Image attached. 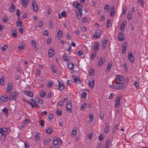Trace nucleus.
Returning a JSON list of instances; mask_svg holds the SVG:
<instances>
[{"label":"nucleus","instance_id":"1","mask_svg":"<svg viewBox=\"0 0 148 148\" xmlns=\"http://www.w3.org/2000/svg\"><path fill=\"white\" fill-rule=\"evenodd\" d=\"M73 6L75 8H77L75 10L76 14L78 19H80L82 14V9L83 7L82 5L76 1H75L73 3Z\"/></svg>","mask_w":148,"mask_h":148},{"label":"nucleus","instance_id":"2","mask_svg":"<svg viewBox=\"0 0 148 148\" xmlns=\"http://www.w3.org/2000/svg\"><path fill=\"white\" fill-rule=\"evenodd\" d=\"M115 81L116 83H124L125 79L124 77L121 75H117L116 76Z\"/></svg>","mask_w":148,"mask_h":148},{"label":"nucleus","instance_id":"9","mask_svg":"<svg viewBox=\"0 0 148 148\" xmlns=\"http://www.w3.org/2000/svg\"><path fill=\"white\" fill-rule=\"evenodd\" d=\"M121 98L119 97H117L115 99V107L116 108L119 107L120 105V101Z\"/></svg>","mask_w":148,"mask_h":148},{"label":"nucleus","instance_id":"11","mask_svg":"<svg viewBox=\"0 0 148 148\" xmlns=\"http://www.w3.org/2000/svg\"><path fill=\"white\" fill-rule=\"evenodd\" d=\"M99 47V43L97 42H96L95 44V45L93 48V51H94L96 52L98 51V49Z\"/></svg>","mask_w":148,"mask_h":148},{"label":"nucleus","instance_id":"33","mask_svg":"<svg viewBox=\"0 0 148 148\" xmlns=\"http://www.w3.org/2000/svg\"><path fill=\"white\" fill-rule=\"evenodd\" d=\"M89 73L90 76H93L94 73V70L92 69H89Z\"/></svg>","mask_w":148,"mask_h":148},{"label":"nucleus","instance_id":"50","mask_svg":"<svg viewBox=\"0 0 148 148\" xmlns=\"http://www.w3.org/2000/svg\"><path fill=\"white\" fill-rule=\"evenodd\" d=\"M99 116L101 119L103 120L104 119V114L100 113L99 114Z\"/></svg>","mask_w":148,"mask_h":148},{"label":"nucleus","instance_id":"20","mask_svg":"<svg viewBox=\"0 0 148 148\" xmlns=\"http://www.w3.org/2000/svg\"><path fill=\"white\" fill-rule=\"evenodd\" d=\"M7 128L5 127L3 128H0V133L1 134V135L6 134L5 132L6 131H7Z\"/></svg>","mask_w":148,"mask_h":148},{"label":"nucleus","instance_id":"55","mask_svg":"<svg viewBox=\"0 0 148 148\" xmlns=\"http://www.w3.org/2000/svg\"><path fill=\"white\" fill-rule=\"evenodd\" d=\"M96 55L94 53H93L91 55V59L93 60L96 57Z\"/></svg>","mask_w":148,"mask_h":148},{"label":"nucleus","instance_id":"18","mask_svg":"<svg viewBox=\"0 0 148 148\" xmlns=\"http://www.w3.org/2000/svg\"><path fill=\"white\" fill-rule=\"evenodd\" d=\"M68 67L69 69L72 70L74 68V64L72 63L69 62L68 63Z\"/></svg>","mask_w":148,"mask_h":148},{"label":"nucleus","instance_id":"25","mask_svg":"<svg viewBox=\"0 0 148 148\" xmlns=\"http://www.w3.org/2000/svg\"><path fill=\"white\" fill-rule=\"evenodd\" d=\"M53 145L56 147H58V140L57 138H54L53 140Z\"/></svg>","mask_w":148,"mask_h":148},{"label":"nucleus","instance_id":"24","mask_svg":"<svg viewBox=\"0 0 148 148\" xmlns=\"http://www.w3.org/2000/svg\"><path fill=\"white\" fill-rule=\"evenodd\" d=\"M25 94L30 97H32L33 96L32 93L29 91L25 90L24 91Z\"/></svg>","mask_w":148,"mask_h":148},{"label":"nucleus","instance_id":"48","mask_svg":"<svg viewBox=\"0 0 148 148\" xmlns=\"http://www.w3.org/2000/svg\"><path fill=\"white\" fill-rule=\"evenodd\" d=\"M106 26L107 28H108L109 27V25L110 23V20L109 19H108L106 21Z\"/></svg>","mask_w":148,"mask_h":148},{"label":"nucleus","instance_id":"38","mask_svg":"<svg viewBox=\"0 0 148 148\" xmlns=\"http://www.w3.org/2000/svg\"><path fill=\"white\" fill-rule=\"evenodd\" d=\"M2 112L8 115V110L6 108H5L2 110Z\"/></svg>","mask_w":148,"mask_h":148},{"label":"nucleus","instance_id":"3","mask_svg":"<svg viewBox=\"0 0 148 148\" xmlns=\"http://www.w3.org/2000/svg\"><path fill=\"white\" fill-rule=\"evenodd\" d=\"M72 107L71 104V101H68L67 102V104L66 106V109L67 111L69 113H71L72 112L71 109Z\"/></svg>","mask_w":148,"mask_h":148},{"label":"nucleus","instance_id":"6","mask_svg":"<svg viewBox=\"0 0 148 148\" xmlns=\"http://www.w3.org/2000/svg\"><path fill=\"white\" fill-rule=\"evenodd\" d=\"M106 60L103 58H100L97 64L98 66L99 67L103 65L105 63Z\"/></svg>","mask_w":148,"mask_h":148},{"label":"nucleus","instance_id":"22","mask_svg":"<svg viewBox=\"0 0 148 148\" xmlns=\"http://www.w3.org/2000/svg\"><path fill=\"white\" fill-rule=\"evenodd\" d=\"M8 99V97L5 95L3 96H2L0 98V100L2 101L3 102L7 101Z\"/></svg>","mask_w":148,"mask_h":148},{"label":"nucleus","instance_id":"59","mask_svg":"<svg viewBox=\"0 0 148 148\" xmlns=\"http://www.w3.org/2000/svg\"><path fill=\"white\" fill-rule=\"evenodd\" d=\"M86 93L85 92H83L82 93L81 96L83 98H84L86 97Z\"/></svg>","mask_w":148,"mask_h":148},{"label":"nucleus","instance_id":"10","mask_svg":"<svg viewBox=\"0 0 148 148\" xmlns=\"http://www.w3.org/2000/svg\"><path fill=\"white\" fill-rule=\"evenodd\" d=\"M95 80L93 79H90L89 80L88 86L93 88L94 86Z\"/></svg>","mask_w":148,"mask_h":148},{"label":"nucleus","instance_id":"61","mask_svg":"<svg viewBox=\"0 0 148 148\" xmlns=\"http://www.w3.org/2000/svg\"><path fill=\"white\" fill-rule=\"evenodd\" d=\"M83 54V52L81 50H79L77 52V54L79 56H81Z\"/></svg>","mask_w":148,"mask_h":148},{"label":"nucleus","instance_id":"46","mask_svg":"<svg viewBox=\"0 0 148 148\" xmlns=\"http://www.w3.org/2000/svg\"><path fill=\"white\" fill-rule=\"evenodd\" d=\"M8 48V46L6 45H4L3 47L1 48V50L3 51H5Z\"/></svg>","mask_w":148,"mask_h":148},{"label":"nucleus","instance_id":"54","mask_svg":"<svg viewBox=\"0 0 148 148\" xmlns=\"http://www.w3.org/2000/svg\"><path fill=\"white\" fill-rule=\"evenodd\" d=\"M45 122V121L43 120H41L40 121V125L42 127H43L44 126V123Z\"/></svg>","mask_w":148,"mask_h":148},{"label":"nucleus","instance_id":"62","mask_svg":"<svg viewBox=\"0 0 148 148\" xmlns=\"http://www.w3.org/2000/svg\"><path fill=\"white\" fill-rule=\"evenodd\" d=\"M53 84V83L51 81L48 82L47 84V86L49 87H50Z\"/></svg>","mask_w":148,"mask_h":148},{"label":"nucleus","instance_id":"35","mask_svg":"<svg viewBox=\"0 0 148 148\" xmlns=\"http://www.w3.org/2000/svg\"><path fill=\"white\" fill-rule=\"evenodd\" d=\"M66 12H64V11L62 12L61 13V16H60V14H59V13L58 14V15L59 16V18H61L62 16L65 17L66 16Z\"/></svg>","mask_w":148,"mask_h":148},{"label":"nucleus","instance_id":"52","mask_svg":"<svg viewBox=\"0 0 148 148\" xmlns=\"http://www.w3.org/2000/svg\"><path fill=\"white\" fill-rule=\"evenodd\" d=\"M87 21V19L86 18L84 17L82 18L81 21L82 23H84Z\"/></svg>","mask_w":148,"mask_h":148},{"label":"nucleus","instance_id":"42","mask_svg":"<svg viewBox=\"0 0 148 148\" xmlns=\"http://www.w3.org/2000/svg\"><path fill=\"white\" fill-rule=\"evenodd\" d=\"M63 34V33L62 31L60 30H59L57 34V35L58 36H59V37H61Z\"/></svg>","mask_w":148,"mask_h":148},{"label":"nucleus","instance_id":"28","mask_svg":"<svg viewBox=\"0 0 148 148\" xmlns=\"http://www.w3.org/2000/svg\"><path fill=\"white\" fill-rule=\"evenodd\" d=\"M109 124L108 123H107L106 124V127L104 129V131L105 133H107L109 131L110 127L109 126Z\"/></svg>","mask_w":148,"mask_h":148},{"label":"nucleus","instance_id":"29","mask_svg":"<svg viewBox=\"0 0 148 148\" xmlns=\"http://www.w3.org/2000/svg\"><path fill=\"white\" fill-rule=\"evenodd\" d=\"M5 77L4 76H2L0 78V84L2 85L4 84Z\"/></svg>","mask_w":148,"mask_h":148},{"label":"nucleus","instance_id":"56","mask_svg":"<svg viewBox=\"0 0 148 148\" xmlns=\"http://www.w3.org/2000/svg\"><path fill=\"white\" fill-rule=\"evenodd\" d=\"M133 85H134L136 87L138 88L139 87V84L138 82H135L133 84Z\"/></svg>","mask_w":148,"mask_h":148},{"label":"nucleus","instance_id":"21","mask_svg":"<svg viewBox=\"0 0 148 148\" xmlns=\"http://www.w3.org/2000/svg\"><path fill=\"white\" fill-rule=\"evenodd\" d=\"M55 54L54 51L51 49H50L48 51V56L49 57H53Z\"/></svg>","mask_w":148,"mask_h":148},{"label":"nucleus","instance_id":"26","mask_svg":"<svg viewBox=\"0 0 148 148\" xmlns=\"http://www.w3.org/2000/svg\"><path fill=\"white\" fill-rule=\"evenodd\" d=\"M77 128V127H74L72 131L71 134L72 135H76Z\"/></svg>","mask_w":148,"mask_h":148},{"label":"nucleus","instance_id":"51","mask_svg":"<svg viewBox=\"0 0 148 148\" xmlns=\"http://www.w3.org/2000/svg\"><path fill=\"white\" fill-rule=\"evenodd\" d=\"M127 18L129 20H130L133 18V15H130V14H128L127 15Z\"/></svg>","mask_w":148,"mask_h":148},{"label":"nucleus","instance_id":"40","mask_svg":"<svg viewBox=\"0 0 148 148\" xmlns=\"http://www.w3.org/2000/svg\"><path fill=\"white\" fill-rule=\"evenodd\" d=\"M109 9L110 8L109 5H106L104 7V10L105 12H108Z\"/></svg>","mask_w":148,"mask_h":148},{"label":"nucleus","instance_id":"36","mask_svg":"<svg viewBox=\"0 0 148 148\" xmlns=\"http://www.w3.org/2000/svg\"><path fill=\"white\" fill-rule=\"evenodd\" d=\"M112 65V62H109L108 64V65L107 66V69L109 70V71Z\"/></svg>","mask_w":148,"mask_h":148},{"label":"nucleus","instance_id":"32","mask_svg":"<svg viewBox=\"0 0 148 148\" xmlns=\"http://www.w3.org/2000/svg\"><path fill=\"white\" fill-rule=\"evenodd\" d=\"M114 8L112 7L110 8V11L111 12V16H114L115 15L114 12Z\"/></svg>","mask_w":148,"mask_h":148},{"label":"nucleus","instance_id":"13","mask_svg":"<svg viewBox=\"0 0 148 148\" xmlns=\"http://www.w3.org/2000/svg\"><path fill=\"white\" fill-rule=\"evenodd\" d=\"M12 89V84L11 82L8 84L6 91L7 92H10Z\"/></svg>","mask_w":148,"mask_h":148},{"label":"nucleus","instance_id":"57","mask_svg":"<svg viewBox=\"0 0 148 148\" xmlns=\"http://www.w3.org/2000/svg\"><path fill=\"white\" fill-rule=\"evenodd\" d=\"M49 27L51 29H52L53 27V22L51 21H50L49 23Z\"/></svg>","mask_w":148,"mask_h":148},{"label":"nucleus","instance_id":"12","mask_svg":"<svg viewBox=\"0 0 148 148\" xmlns=\"http://www.w3.org/2000/svg\"><path fill=\"white\" fill-rule=\"evenodd\" d=\"M126 23L125 21L122 22L120 26V31H121V33H123V32L124 30V28L125 27V25L126 24Z\"/></svg>","mask_w":148,"mask_h":148},{"label":"nucleus","instance_id":"34","mask_svg":"<svg viewBox=\"0 0 148 148\" xmlns=\"http://www.w3.org/2000/svg\"><path fill=\"white\" fill-rule=\"evenodd\" d=\"M51 69L54 73H56L57 72V69L56 67L53 65L51 66Z\"/></svg>","mask_w":148,"mask_h":148},{"label":"nucleus","instance_id":"19","mask_svg":"<svg viewBox=\"0 0 148 148\" xmlns=\"http://www.w3.org/2000/svg\"><path fill=\"white\" fill-rule=\"evenodd\" d=\"M101 34V32L99 30H97L95 34L93 36V37L94 38H97L100 37Z\"/></svg>","mask_w":148,"mask_h":148},{"label":"nucleus","instance_id":"41","mask_svg":"<svg viewBox=\"0 0 148 148\" xmlns=\"http://www.w3.org/2000/svg\"><path fill=\"white\" fill-rule=\"evenodd\" d=\"M40 136L37 134L35 135L34 138V141L36 142H37L39 140Z\"/></svg>","mask_w":148,"mask_h":148},{"label":"nucleus","instance_id":"23","mask_svg":"<svg viewBox=\"0 0 148 148\" xmlns=\"http://www.w3.org/2000/svg\"><path fill=\"white\" fill-rule=\"evenodd\" d=\"M34 102H37L39 104H42L43 101L42 100H40L38 97H36L34 100Z\"/></svg>","mask_w":148,"mask_h":148},{"label":"nucleus","instance_id":"60","mask_svg":"<svg viewBox=\"0 0 148 148\" xmlns=\"http://www.w3.org/2000/svg\"><path fill=\"white\" fill-rule=\"evenodd\" d=\"M137 1L138 2L139 4H141L143 7V3L142 2V0H137Z\"/></svg>","mask_w":148,"mask_h":148},{"label":"nucleus","instance_id":"49","mask_svg":"<svg viewBox=\"0 0 148 148\" xmlns=\"http://www.w3.org/2000/svg\"><path fill=\"white\" fill-rule=\"evenodd\" d=\"M52 130L51 129H50L49 128L47 129L46 131V132L48 133L49 134H51L52 133Z\"/></svg>","mask_w":148,"mask_h":148},{"label":"nucleus","instance_id":"53","mask_svg":"<svg viewBox=\"0 0 148 148\" xmlns=\"http://www.w3.org/2000/svg\"><path fill=\"white\" fill-rule=\"evenodd\" d=\"M57 115L59 116H60L61 115L62 112L61 111L59 110H57L56 111Z\"/></svg>","mask_w":148,"mask_h":148},{"label":"nucleus","instance_id":"64","mask_svg":"<svg viewBox=\"0 0 148 148\" xmlns=\"http://www.w3.org/2000/svg\"><path fill=\"white\" fill-rule=\"evenodd\" d=\"M53 115L51 114H49L48 116L49 119H50V120H52V119L53 118Z\"/></svg>","mask_w":148,"mask_h":148},{"label":"nucleus","instance_id":"27","mask_svg":"<svg viewBox=\"0 0 148 148\" xmlns=\"http://www.w3.org/2000/svg\"><path fill=\"white\" fill-rule=\"evenodd\" d=\"M127 45L126 44V43H125L124 45H122V53L123 54L125 52L126 50Z\"/></svg>","mask_w":148,"mask_h":148},{"label":"nucleus","instance_id":"4","mask_svg":"<svg viewBox=\"0 0 148 148\" xmlns=\"http://www.w3.org/2000/svg\"><path fill=\"white\" fill-rule=\"evenodd\" d=\"M17 96V93L16 92H12L10 94V99L12 100H15Z\"/></svg>","mask_w":148,"mask_h":148},{"label":"nucleus","instance_id":"30","mask_svg":"<svg viewBox=\"0 0 148 148\" xmlns=\"http://www.w3.org/2000/svg\"><path fill=\"white\" fill-rule=\"evenodd\" d=\"M87 104L86 103H84L81 105L80 108V110L81 111L83 110L85 108V107L87 105Z\"/></svg>","mask_w":148,"mask_h":148},{"label":"nucleus","instance_id":"14","mask_svg":"<svg viewBox=\"0 0 148 148\" xmlns=\"http://www.w3.org/2000/svg\"><path fill=\"white\" fill-rule=\"evenodd\" d=\"M108 42V40H104L102 41V45L101 46L102 50H103L105 49Z\"/></svg>","mask_w":148,"mask_h":148},{"label":"nucleus","instance_id":"31","mask_svg":"<svg viewBox=\"0 0 148 148\" xmlns=\"http://www.w3.org/2000/svg\"><path fill=\"white\" fill-rule=\"evenodd\" d=\"M63 59L65 62H68L69 61V59L67 56H66L65 54L63 56Z\"/></svg>","mask_w":148,"mask_h":148},{"label":"nucleus","instance_id":"45","mask_svg":"<svg viewBox=\"0 0 148 148\" xmlns=\"http://www.w3.org/2000/svg\"><path fill=\"white\" fill-rule=\"evenodd\" d=\"M6 136V134L1 135V140L2 141H3L5 139Z\"/></svg>","mask_w":148,"mask_h":148},{"label":"nucleus","instance_id":"37","mask_svg":"<svg viewBox=\"0 0 148 148\" xmlns=\"http://www.w3.org/2000/svg\"><path fill=\"white\" fill-rule=\"evenodd\" d=\"M74 82L76 84H80L81 83L80 80L77 78H75L74 79Z\"/></svg>","mask_w":148,"mask_h":148},{"label":"nucleus","instance_id":"5","mask_svg":"<svg viewBox=\"0 0 148 148\" xmlns=\"http://www.w3.org/2000/svg\"><path fill=\"white\" fill-rule=\"evenodd\" d=\"M116 85L115 86V89L116 90H122L124 88V83H116Z\"/></svg>","mask_w":148,"mask_h":148},{"label":"nucleus","instance_id":"43","mask_svg":"<svg viewBox=\"0 0 148 148\" xmlns=\"http://www.w3.org/2000/svg\"><path fill=\"white\" fill-rule=\"evenodd\" d=\"M24 48V47L22 43H21L18 46V49L19 50H22Z\"/></svg>","mask_w":148,"mask_h":148},{"label":"nucleus","instance_id":"58","mask_svg":"<svg viewBox=\"0 0 148 148\" xmlns=\"http://www.w3.org/2000/svg\"><path fill=\"white\" fill-rule=\"evenodd\" d=\"M40 96L42 98L45 95V93L43 91L41 92L40 93Z\"/></svg>","mask_w":148,"mask_h":148},{"label":"nucleus","instance_id":"63","mask_svg":"<svg viewBox=\"0 0 148 148\" xmlns=\"http://www.w3.org/2000/svg\"><path fill=\"white\" fill-rule=\"evenodd\" d=\"M42 25H43V24H42V23L41 21H39L38 22V27L40 28L41 27H42Z\"/></svg>","mask_w":148,"mask_h":148},{"label":"nucleus","instance_id":"44","mask_svg":"<svg viewBox=\"0 0 148 148\" xmlns=\"http://www.w3.org/2000/svg\"><path fill=\"white\" fill-rule=\"evenodd\" d=\"M22 24V21H21L18 20L16 22V24L17 27L18 26H22L21 25Z\"/></svg>","mask_w":148,"mask_h":148},{"label":"nucleus","instance_id":"16","mask_svg":"<svg viewBox=\"0 0 148 148\" xmlns=\"http://www.w3.org/2000/svg\"><path fill=\"white\" fill-rule=\"evenodd\" d=\"M128 58L131 62L133 63L134 62V58L132 53L128 54Z\"/></svg>","mask_w":148,"mask_h":148},{"label":"nucleus","instance_id":"47","mask_svg":"<svg viewBox=\"0 0 148 148\" xmlns=\"http://www.w3.org/2000/svg\"><path fill=\"white\" fill-rule=\"evenodd\" d=\"M32 44L33 47H36V44L35 40H32Z\"/></svg>","mask_w":148,"mask_h":148},{"label":"nucleus","instance_id":"17","mask_svg":"<svg viewBox=\"0 0 148 148\" xmlns=\"http://www.w3.org/2000/svg\"><path fill=\"white\" fill-rule=\"evenodd\" d=\"M32 5L33 7V10L35 11H37L38 10V8L37 3L35 1L32 2Z\"/></svg>","mask_w":148,"mask_h":148},{"label":"nucleus","instance_id":"7","mask_svg":"<svg viewBox=\"0 0 148 148\" xmlns=\"http://www.w3.org/2000/svg\"><path fill=\"white\" fill-rule=\"evenodd\" d=\"M58 86L57 87V88L59 90H62L64 89V86L62 83H60L59 80L58 81Z\"/></svg>","mask_w":148,"mask_h":148},{"label":"nucleus","instance_id":"15","mask_svg":"<svg viewBox=\"0 0 148 148\" xmlns=\"http://www.w3.org/2000/svg\"><path fill=\"white\" fill-rule=\"evenodd\" d=\"M21 1L23 7L25 8H26L27 4L29 3L28 1V0H21Z\"/></svg>","mask_w":148,"mask_h":148},{"label":"nucleus","instance_id":"8","mask_svg":"<svg viewBox=\"0 0 148 148\" xmlns=\"http://www.w3.org/2000/svg\"><path fill=\"white\" fill-rule=\"evenodd\" d=\"M119 35L118 36V40L119 41H123L125 39V35L121 31H119Z\"/></svg>","mask_w":148,"mask_h":148},{"label":"nucleus","instance_id":"39","mask_svg":"<svg viewBox=\"0 0 148 148\" xmlns=\"http://www.w3.org/2000/svg\"><path fill=\"white\" fill-rule=\"evenodd\" d=\"M89 122L90 123L93 121V116L91 114H90L89 115Z\"/></svg>","mask_w":148,"mask_h":148}]
</instances>
